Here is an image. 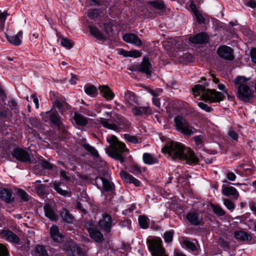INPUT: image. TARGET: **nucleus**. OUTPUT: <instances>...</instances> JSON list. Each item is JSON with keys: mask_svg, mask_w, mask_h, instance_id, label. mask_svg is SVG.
<instances>
[{"mask_svg": "<svg viewBox=\"0 0 256 256\" xmlns=\"http://www.w3.org/2000/svg\"><path fill=\"white\" fill-rule=\"evenodd\" d=\"M138 70L146 74L150 75L152 72V66L148 56H144L140 64Z\"/></svg>", "mask_w": 256, "mask_h": 256, "instance_id": "obj_14", "label": "nucleus"}, {"mask_svg": "<svg viewBox=\"0 0 256 256\" xmlns=\"http://www.w3.org/2000/svg\"><path fill=\"white\" fill-rule=\"evenodd\" d=\"M100 228L106 232L110 231L112 226V219L111 216L108 214H104L102 218L98 222Z\"/></svg>", "mask_w": 256, "mask_h": 256, "instance_id": "obj_13", "label": "nucleus"}, {"mask_svg": "<svg viewBox=\"0 0 256 256\" xmlns=\"http://www.w3.org/2000/svg\"><path fill=\"white\" fill-rule=\"evenodd\" d=\"M212 208L214 214L218 216H223L226 214L224 210L218 206L212 204Z\"/></svg>", "mask_w": 256, "mask_h": 256, "instance_id": "obj_46", "label": "nucleus"}, {"mask_svg": "<svg viewBox=\"0 0 256 256\" xmlns=\"http://www.w3.org/2000/svg\"><path fill=\"white\" fill-rule=\"evenodd\" d=\"M120 176L126 182L133 184L136 186H140V182L126 171H121L120 172Z\"/></svg>", "mask_w": 256, "mask_h": 256, "instance_id": "obj_19", "label": "nucleus"}, {"mask_svg": "<svg viewBox=\"0 0 256 256\" xmlns=\"http://www.w3.org/2000/svg\"><path fill=\"white\" fill-rule=\"evenodd\" d=\"M148 4L151 7L160 10L164 11L166 9L164 4L161 0L150 1L148 2Z\"/></svg>", "mask_w": 256, "mask_h": 256, "instance_id": "obj_34", "label": "nucleus"}, {"mask_svg": "<svg viewBox=\"0 0 256 256\" xmlns=\"http://www.w3.org/2000/svg\"><path fill=\"white\" fill-rule=\"evenodd\" d=\"M82 147L94 156L96 158L99 156L98 150L94 146H91L88 144H84Z\"/></svg>", "mask_w": 256, "mask_h": 256, "instance_id": "obj_37", "label": "nucleus"}, {"mask_svg": "<svg viewBox=\"0 0 256 256\" xmlns=\"http://www.w3.org/2000/svg\"><path fill=\"white\" fill-rule=\"evenodd\" d=\"M12 155L18 160L20 162H30V158L29 154L24 149L20 148H14L12 152Z\"/></svg>", "mask_w": 256, "mask_h": 256, "instance_id": "obj_11", "label": "nucleus"}, {"mask_svg": "<svg viewBox=\"0 0 256 256\" xmlns=\"http://www.w3.org/2000/svg\"><path fill=\"white\" fill-rule=\"evenodd\" d=\"M129 171L130 172L134 174H138L141 172L140 167L136 164H132L130 166Z\"/></svg>", "mask_w": 256, "mask_h": 256, "instance_id": "obj_54", "label": "nucleus"}, {"mask_svg": "<svg viewBox=\"0 0 256 256\" xmlns=\"http://www.w3.org/2000/svg\"><path fill=\"white\" fill-rule=\"evenodd\" d=\"M6 35V38L8 41L12 44L18 46L22 43L21 38L22 37V32L20 31L16 34L14 36H9L8 34Z\"/></svg>", "mask_w": 256, "mask_h": 256, "instance_id": "obj_26", "label": "nucleus"}, {"mask_svg": "<svg viewBox=\"0 0 256 256\" xmlns=\"http://www.w3.org/2000/svg\"><path fill=\"white\" fill-rule=\"evenodd\" d=\"M238 96L242 102H250L252 98L250 87L246 84H240L238 87Z\"/></svg>", "mask_w": 256, "mask_h": 256, "instance_id": "obj_10", "label": "nucleus"}, {"mask_svg": "<svg viewBox=\"0 0 256 256\" xmlns=\"http://www.w3.org/2000/svg\"><path fill=\"white\" fill-rule=\"evenodd\" d=\"M90 2V5L93 6H104V8L106 7V2L104 1L101 0H88Z\"/></svg>", "mask_w": 256, "mask_h": 256, "instance_id": "obj_51", "label": "nucleus"}, {"mask_svg": "<svg viewBox=\"0 0 256 256\" xmlns=\"http://www.w3.org/2000/svg\"><path fill=\"white\" fill-rule=\"evenodd\" d=\"M132 112L135 116L148 115L152 113L148 106H134L132 108Z\"/></svg>", "mask_w": 256, "mask_h": 256, "instance_id": "obj_27", "label": "nucleus"}, {"mask_svg": "<svg viewBox=\"0 0 256 256\" xmlns=\"http://www.w3.org/2000/svg\"><path fill=\"white\" fill-rule=\"evenodd\" d=\"M167 87H169L171 88L178 89V84L176 81L172 80H169L168 83L166 84Z\"/></svg>", "mask_w": 256, "mask_h": 256, "instance_id": "obj_60", "label": "nucleus"}, {"mask_svg": "<svg viewBox=\"0 0 256 256\" xmlns=\"http://www.w3.org/2000/svg\"><path fill=\"white\" fill-rule=\"evenodd\" d=\"M42 119L46 122L50 120L61 132L64 133L66 132L62 122L63 119L57 112L48 111L45 112L42 116Z\"/></svg>", "mask_w": 256, "mask_h": 256, "instance_id": "obj_5", "label": "nucleus"}, {"mask_svg": "<svg viewBox=\"0 0 256 256\" xmlns=\"http://www.w3.org/2000/svg\"><path fill=\"white\" fill-rule=\"evenodd\" d=\"M174 232L168 231L166 232L164 234V241L166 242H170L173 239Z\"/></svg>", "mask_w": 256, "mask_h": 256, "instance_id": "obj_49", "label": "nucleus"}, {"mask_svg": "<svg viewBox=\"0 0 256 256\" xmlns=\"http://www.w3.org/2000/svg\"><path fill=\"white\" fill-rule=\"evenodd\" d=\"M183 244L184 245L188 248L194 251L196 250V248L194 244L188 240H184L183 241Z\"/></svg>", "mask_w": 256, "mask_h": 256, "instance_id": "obj_50", "label": "nucleus"}, {"mask_svg": "<svg viewBox=\"0 0 256 256\" xmlns=\"http://www.w3.org/2000/svg\"><path fill=\"white\" fill-rule=\"evenodd\" d=\"M124 138L128 142L136 144L142 142V138H138L134 136H132L130 134H124Z\"/></svg>", "mask_w": 256, "mask_h": 256, "instance_id": "obj_39", "label": "nucleus"}, {"mask_svg": "<svg viewBox=\"0 0 256 256\" xmlns=\"http://www.w3.org/2000/svg\"><path fill=\"white\" fill-rule=\"evenodd\" d=\"M224 206L231 212L233 211L234 208V202L228 199H224Z\"/></svg>", "mask_w": 256, "mask_h": 256, "instance_id": "obj_52", "label": "nucleus"}, {"mask_svg": "<svg viewBox=\"0 0 256 256\" xmlns=\"http://www.w3.org/2000/svg\"><path fill=\"white\" fill-rule=\"evenodd\" d=\"M198 105L201 109L207 112H210L212 110V108L211 106H208L207 104L202 102H199Z\"/></svg>", "mask_w": 256, "mask_h": 256, "instance_id": "obj_53", "label": "nucleus"}, {"mask_svg": "<svg viewBox=\"0 0 256 256\" xmlns=\"http://www.w3.org/2000/svg\"><path fill=\"white\" fill-rule=\"evenodd\" d=\"M217 53L220 58L228 60H232L234 58L232 49L226 46L219 47Z\"/></svg>", "mask_w": 256, "mask_h": 256, "instance_id": "obj_12", "label": "nucleus"}, {"mask_svg": "<svg viewBox=\"0 0 256 256\" xmlns=\"http://www.w3.org/2000/svg\"><path fill=\"white\" fill-rule=\"evenodd\" d=\"M174 121L176 130L184 135L190 136L196 131V128L190 124L185 118L182 116H176Z\"/></svg>", "mask_w": 256, "mask_h": 256, "instance_id": "obj_4", "label": "nucleus"}, {"mask_svg": "<svg viewBox=\"0 0 256 256\" xmlns=\"http://www.w3.org/2000/svg\"><path fill=\"white\" fill-rule=\"evenodd\" d=\"M89 28L91 34L98 40L102 41L106 40L107 36L103 34L96 26H90Z\"/></svg>", "mask_w": 256, "mask_h": 256, "instance_id": "obj_24", "label": "nucleus"}, {"mask_svg": "<svg viewBox=\"0 0 256 256\" xmlns=\"http://www.w3.org/2000/svg\"><path fill=\"white\" fill-rule=\"evenodd\" d=\"M58 104L55 106L60 112L62 114L64 111L68 110L70 108V106L66 102V100L62 102H58Z\"/></svg>", "mask_w": 256, "mask_h": 256, "instance_id": "obj_45", "label": "nucleus"}, {"mask_svg": "<svg viewBox=\"0 0 256 256\" xmlns=\"http://www.w3.org/2000/svg\"><path fill=\"white\" fill-rule=\"evenodd\" d=\"M144 162L147 164H154L158 163V160L149 153H144L142 156Z\"/></svg>", "mask_w": 256, "mask_h": 256, "instance_id": "obj_31", "label": "nucleus"}, {"mask_svg": "<svg viewBox=\"0 0 256 256\" xmlns=\"http://www.w3.org/2000/svg\"><path fill=\"white\" fill-rule=\"evenodd\" d=\"M100 124L105 128L114 130H118V127L114 124L110 123L108 120L102 118Z\"/></svg>", "mask_w": 256, "mask_h": 256, "instance_id": "obj_36", "label": "nucleus"}, {"mask_svg": "<svg viewBox=\"0 0 256 256\" xmlns=\"http://www.w3.org/2000/svg\"><path fill=\"white\" fill-rule=\"evenodd\" d=\"M0 198L7 203H10L14 200L12 191L7 188L0 189Z\"/></svg>", "mask_w": 256, "mask_h": 256, "instance_id": "obj_25", "label": "nucleus"}, {"mask_svg": "<svg viewBox=\"0 0 256 256\" xmlns=\"http://www.w3.org/2000/svg\"><path fill=\"white\" fill-rule=\"evenodd\" d=\"M60 43L63 46L68 49L72 48L74 45L73 42L66 38H62Z\"/></svg>", "mask_w": 256, "mask_h": 256, "instance_id": "obj_47", "label": "nucleus"}, {"mask_svg": "<svg viewBox=\"0 0 256 256\" xmlns=\"http://www.w3.org/2000/svg\"><path fill=\"white\" fill-rule=\"evenodd\" d=\"M138 222L140 226L142 228H147L149 226V220L146 216H140L138 218Z\"/></svg>", "mask_w": 256, "mask_h": 256, "instance_id": "obj_40", "label": "nucleus"}, {"mask_svg": "<svg viewBox=\"0 0 256 256\" xmlns=\"http://www.w3.org/2000/svg\"><path fill=\"white\" fill-rule=\"evenodd\" d=\"M120 125L124 129H128L130 126V123L126 120H122L120 122Z\"/></svg>", "mask_w": 256, "mask_h": 256, "instance_id": "obj_63", "label": "nucleus"}, {"mask_svg": "<svg viewBox=\"0 0 256 256\" xmlns=\"http://www.w3.org/2000/svg\"><path fill=\"white\" fill-rule=\"evenodd\" d=\"M208 36L205 32L198 33L189 38L191 43L195 44H204L206 43L208 40Z\"/></svg>", "mask_w": 256, "mask_h": 256, "instance_id": "obj_16", "label": "nucleus"}, {"mask_svg": "<svg viewBox=\"0 0 256 256\" xmlns=\"http://www.w3.org/2000/svg\"><path fill=\"white\" fill-rule=\"evenodd\" d=\"M98 89L102 94V96L108 100H112L114 94L112 92L108 86H101L98 87Z\"/></svg>", "mask_w": 256, "mask_h": 256, "instance_id": "obj_23", "label": "nucleus"}, {"mask_svg": "<svg viewBox=\"0 0 256 256\" xmlns=\"http://www.w3.org/2000/svg\"><path fill=\"white\" fill-rule=\"evenodd\" d=\"M35 188L38 195L42 198H44L46 194V185L40 184L38 186H35Z\"/></svg>", "mask_w": 256, "mask_h": 256, "instance_id": "obj_43", "label": "nucleus"}, {"mask_svg": "<svg viewBox=\"0 0 256 256\" xmlns=\"http://www.w3.org/2000/svg\"><path fill=\"white\" fill-rule=\"evenodd\" d=\"M84 91L86 94L90 96H93L97 93L96 88L92 85L85 86Z\"/></svg>", "mask_w": 256, "mask_h": 256, "instance_id": "obj_44", "label": "nucleus"}, {"mask_svg": "<svg viewBox=\"0 0 256 256\" xmlns=\"http://www.w3.org/2000/svg\"><path fill=\"white\" fill-rule=\"evenodd\" d=\"M124 40L128 43L132 44L136 46H140L142 42L140 39L134 34H126L123 36Z\"/></svg>", "mask_w": 256, "mask_h": 256, "instance_id": "obj_18", "label": "nucleus"}, {"mask_svg": "<svg viewBox=\"0 0 256 256\" xmlns=\"http://www.w3.org/2000/svg\"><path fill=\"white\" fill-rule=\"evenodd\" d=\"M194 16L198 24H201L205 23V18L200 12H196Z\"/></svg>", "mask_w": 256, "mask_h": 256, "instance_id": "obj_55", "label": "nucleus"}, {"mask_svg": "<svg viewBox=\"0 0 256 256\" xmlns=\"http://www.w3.org/2000/svg\"><path fill=\"white\" fill-rule=\"evenodd\" d=\"M98 180L102 182L104 190L106 192H112L114 190V184L102 176H97L95 180V182L98 185Z\"/></svg>", "mask_w": 256, "mask_h": 256, "instance_id": "obj_21", "label": "nucleus"}, {"mask_svg": "<svg viewBox=\"0 0 256 256\" xmlns=\"http://www.w3.org/2000/svg\"><path fill=\"white\" fill-rule=\"evenodd\" d=\"M41 166L45 169L52 170L54 166L52 164L45 160H42L40 162Z\"/></svg>", "mask_w": 256, "mask_h": 256, "instance_id": "obj_61", "label": "nucleus"}, {"mask_svg": "<svg viewBox=\"0 0 256 256\" xmlns=\"http://www.w3.org/2000/svg\"><path fill=\"white\" fill-rule=\"evenodd\" d=\"M104 30L105 33L108 35L110 33L112 32V24L109 23H106L104 24Z\"/></svg>", "mask_w": 256, "mask_h": 256, "instance_id": "obj_59", "label": "nucleus"}, {"mask_svg": "<svg viewBox=\"0 0 256 256\" xmlns=\"http://www.w3.org/2000/svg\"><path fill=\"white\" fill-rule=\"evenodd\" d=\"M103 10L102 9H91L88 10V15L92 19L100 16Z\"/></svg>", "mask_w": 256, "mask_h": 256, "instance_id": "obj_38", "label": "nucleus"}, {"mask_svg": "<svg viewBox=\"0 0 256 256\" xmlns=\"http://www.w3.org/2000/svg\"><path fill=\"white\" fill-rule=\"evenodd\" d=\"M35 256H50L46 247L42 245H37L34 248Z\"/></svg>", "mask_w": 256, "mask_h": 256, "instance_id": "obj_32", "label": "nucleus"}, {"mask_svg": "<svg viewBox=\"0 0 256 256\" xmlns=\"http://www.w3.org/2000/svg\"><path fill=\"white\" fill-rule=\"evenodd\" d=\"M8 252L6 246L0 243V256H8Z\"/></svg>", "mask_w": 256, "mask_h": 256, "instance_id": "obj_58", "label": "nucleus"}, {"mask_svg": "<svg viewBox=\"0 0 256 256\" xmlns=\"http://www.w3.org/2000/svg\"><path fill=\"white\" fill-rule=\"evenodd\" d=\"M18 195L23 201L27 202L29 200L28 194L26 192L21 189H19L18 190Z\"/></svg>", "mask_w": 256, "mask_h": 256, "instance_id": "obj_48", "label": "nucleus"}, {"mask_svg": "<svg viewBox=\"0 0 256 256\" xmlns=\"http://www.w3.org/2000/svg\"><path fill=\"white\" fill-rule=\"evenodd\" d=\"M10 113L8 108H4L0 111V117L2 118H6Z\"/></svg>", "mask_w": 256, "mask_h": 256, "instance_id": "obj_64", "label": "nucleus"}, {"mask_svg": "<svg viewBox=\"0 0 256 256\" xmlns=\"http://www.w3.org/2000/svg\"><path fill=\"white\" fill-rule=\"evenodd\" d=\"M163 152L168 154L172 159L186 160L188 164H197L198 158L193 150L189 148H184L179 142L170 141L167 142L162 148Z\"/></svg>", "mask_w": 256, "mask_h": 256, "instance_id": "obj_1", "label": "nucleus"}, {"mask_svg": "<svg viewBox=\"0 0 256 256\" xmlns=\"http://www.w3.org/2000/svg\"><path fill=\"white\" fill-rule=\"evenodd\" d=\"M148 91L152 96L156 97L158 96L160 93L162 92V90L161 88H157L156 90H153L151 88H148Z\"/></svg>", "mask_w": 256, "mask_h": 256, "instance_id": "obj_62", "label": "nucleus"}, {"mask_svg": "<svg viewBox=\"0 0 256 256\" xmlns=\"http://www.w3.org/2000/svg\"><path fill=\"white\" fill-rule=\"evenodd\" d=\"M228 135L232 140L238 141V135L233 128H230L229 130Z\"/></svg>", "mask_w": 256, "mask_h": 256, "instance_id": "obj_56", "label": "nucleus"}, {"mask_svg": "<svg viewBox=\"0 0 256 256\" xmlns=\"http://www.w3.org/2000/svg\"><path fill=\"white\" fill-rule=\"evenodd\" d=\"M186 218L188 220L193 226L200 225L202 222V218L196 212H189L187 214Z\"/></svg>", "mask_w": 256, "mask_h": 256, "instance_id": "obj_22", "label": "nucleus"}, {"mask_svg": "<svg viewBox=\"0 0 256 256\" xmlns=\"http://www.w3.org/2000/svg\"><path fill=\"white\" fill-rule=\"evenodd\" d=\"M148 248L152 256H168L165 253V250L162 246V240L160 238H154L148 241Z\"/></svg>", "mask_w": 256, "mask_h": 256, "instance_id": "obj_7", "label": "nucleus"}, {"mask_svg": "<svg viewBox=\"0 0 256 256\" xmlns=\"http://www.w3.org/2000/svg\"><path fill=\"white\" fill-rule=\"evenodd\" d=\"M234 237L236 239L241 240H251L252 236L246 232L237 230L234 232Z\"/></svg>", "mask_w": 256, "mask_h": 256, "instance_id": "obj_29", "label": "nucleus"}, {"mask_svg": "<svg viewBox=\"0 0 256 256\" xmlns=\"http://www.w3.org/2000/svg\"><path fill=\"white\" fill-rule=\"evenodd\" d=\"M90 237L98 243H101L104 241V236L102 232L97 229L92 222H88L85 224Z\"/></svg>", "mask_w": 256, "mask_h": 256, "instance_id": "obj_8", "label": "nucleus"}, {"mask_svg": "<svg viewBox=\"0 0 256 256\" xmlns=\"http://www.w3.org/2000/svg\"><path fill=\"white\" fill-rule=\"evenodd\" d=\"M222 192L224 195L226 196H232L235 199H238L239 196L236 189L232 186H226L224 184L222 186Z\"/></svg>", "mask_w": 256, "mask_h": 256, "instance_id": "obj_20", "label": "nucleus"}, {"mask_svg": "<svg viewBox=\"0 0 256 256\" xmlns=\"http://www.w3.org/2000/svg\"><path fill=\"white\" fill-rule=\"evenodd\" d=\"M60 216L62 220L70 224L73 222L74 217L68 210L63 208L60 211Z\"/></svg>", "mask_w": 256, "mask_h": 256, "instance_id": "obj_30", "label": "nucleus"}, {"mask_svg": "<svg viewBox=\"0 0 256 256\" xmlns=\"http://www.w3.org/2000/svg\"><path fill=\"white\" fill-rule=\"evenodd\" d=\"M124 98L126 102L130 106L136 104L137 99L135 94L133 92L130 90H127L125 92Z\"/></svg>", "mask_w": 256, "mask_h": 256, "instance_id": "obj_28", "label": "nucleus"}, {"mask_svg": "<svg viewBox=\"0 0 256 256\" xmlns=\"http://www.w3.org/2000/svg\"><path fill=\"white\" fill-rule=\"evenodd\" d=\"M194 94H200L204 100L210 102H220L224 100V96L222 93L216 92L215 90L206 88L201 84H196L192 88Z\"/></svg>", "mask_w": 256, "mask_h": 256, "instance_id": "obj_3", "label": "nucleus"}, {"mask_svg": "<svg viewBox=\"0 0 256 256\" xmlns=\"http://www.w3.org/2000/svg\"><path fill=\"white\" fill-rule=\"evenodd\" d=\"M62 250L67 256H86L85 252L72 241L66 242Z\"/></svg>", "mask_w": 256, "mask_h": 256, "instance_id": "obj_6", "label": "nucleus"}, {"mask_svg": "<svg viewBox=\"0 0 256 256\" xmlns=\"http://www.w3.org/2000/svg\"><path fill=\"white\" fill-rule=\"evenodd\" d=\"M51 238L56 242H61L64 240V236L60 233L58 228L56 225H52L50 230Z\"/></svg>", "mask_w": 256, "mask_h": 256, "instance_id": "obj_17", "label": "nucleus"}, {"mask_svg": "<svg viewBox=\"0 0 256 256\" xmlns=\"http://www.w3.org/2000/svg\"><path fill=\"white\" fill-rule=\"evenodd\" d=\"M60 182H54V188L59 194L64 196H68L70 194V190L66 188V190H62L60 187Z\"/></svg>", "mask_w": 256, "mask_h": 256, "instance_id": "obj_35", "label": "nucleus"}, {"mask_svg": "<svg viewBox=\"0 0 256 256\" xmlns=\"http://www.w3.org/2000/svg\"><path fill=\"white\" fill-rule=\"evenodd\" d=\"M51 99L52 100L53 105L54 106L58 104L57 102L60 103L66 100L65 98L62 95L59 94H58L54 93L52 94Z\"/></svg>", "mask_w": 256, "mask_h": 256, "instance_id": "obj_42", "label": "nucleus"}, {"mask_svg": "<svg viewBox=\"0 0 256 256\" xmlns=\"http://www.w3.org/2000/svg\"><path fill=\"white\" fill-rule=\"evenodd\" d=\"M107 140L110 144L109 147L106 149L107 154L111 158L120 161L122 164L123 163L124 160L122 154L128 151L126 148L125 144L120 142L114 136H112Z\"/></svg>", "mask_w": 256, "mask_h": 256, "instance_id": "obj_2", "label": "nucleus"}, {"mask_svg": "<svg viewBox=\"0 0 256 256\" xmlns=\"http://www.w3.org/2000/svg\"><path fill=\"white\" fill-rule=\"evenodd\" d=\"M74 118L76 123L80 126H86L88 123L87 118L78 114H74Z\"/></svg>", "mask_w": 256, "mask_h": 256, "instance_id": "obj_33", "label": "nucleus"}, {"mask_svg": "<svg viewBox=\"0 0 256 256\" xmlns=\"http://www.w3.org/2000/svg\"><path fill=\"white\" fill-rule=\"evenodd\" d=\"M45 216L52 221H56L58 220V214L55 208L54 202L49 200L45 204L44 206Z\"/></svg>", "mask_w": 256, "mask_h": 256, "instance_id": "obj_9", "label": "nucleus"}, {"mask_svg": "<svg viewBox=\"0 0 256 256\" xmlns=\"http://www.w3.org/2000/svg\"><path fill=\"white\" fill-rule=\"evenodd\" d=\"M8 16L6 11L0 10V32L4 30L5 22Z\"/></svg>", "mask_w": 256, "mask_h": 256, "instance_id": "obj_41", "label": "nucleus"}, {"mask_svg": "<svg viewBox=\"0 0 256 256\" xmlns=\"http://www.w3.org/2000/svg\"><path fill=\"white\" fill-rule=\"evenodd\" d=\"M60 176L63 180L66 182L70 181L71 179L70 174L63 170H60Z\"/></svg>", "mask_w": 256, "mask_h": 256, "instance_id": "obj_57", "label": "nucleus"}, {"mask_svg": "<svg viewBox=\"0 0 256 256\" xmlns=\"http://www.w3.org/2000/svg\"><path fill=\"white\" fill-rule=\"evenodd\" d=\"M2 238L6 239L10 242L19 244L20 239L17 235L12 232L8 230H3L0 233Z\"/></svg>", "mask_w": 256, "mask_h": 256, "instance_id": "obj_15", "label": "nucleus"}]
</instances>
